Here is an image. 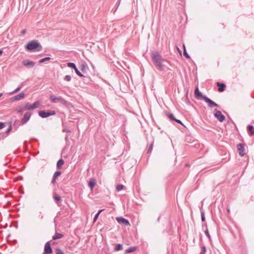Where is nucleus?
Wrapping results in <instances>:
<instances>
[{
    "instance_id": "1",
    "label": "nucleus",
    "mask_w": 254,
    "mask_h": 254,
    "mask_svg": "<svg viewBox=\"0 0 254 254\" xmlns=\"http://www.w3.org/2000/svg\"><path fill=\"white\" fill-rule=\"evenodd\" d=\"M151 57L157 69L159 70H164L165 66L163 64V62L165 61V60L162 58L159 53L158 52H153L151 53Z\"/></svg>"
},
{
    "instance_id": "2",
    "label": "nucleus",
    "mask_w": 254,
    "mask_h": 254,
    "mask_svg": "<svg viewBox=\"0 0 254 254\" xmlns=\"http://www.w3.org/2000/svg\"><path fill=\"white\" fill-rule=\"evenodd\" d=\"M25 49L29 52H39L42 50V46L37 40H32L25 46Z\"/></svg>"
},
{
    "instance_id": "3",
    "label": "nucleus",
    "mask_w": 254,
    "mask_h": 254,
    "mask_svg": "<svg viewBox=\"0 0 254 254\" xmlns=\"http://www.w3.org/2000/svg\"><path fill=\"white\" fill-rule=\"evenodd\" d=\"M49 99L53 103L60 102L64 105L66 106L67 105V101L61 96L57 97L54 95H51L49 97Z\"/></svg>"
},
{
    "instance_id": "4",
    "label": "nucleus",
    "mask_w": 254,
    "mask_h": 254,
    "mask_svg": "<svg viewBox=\"0 0 254 254\" xmlns=\"http://www.w3.org/2000/svg\"><path fill=\"white\" fill-rule=\"evenodd\" d=\"M39 116L42 118H46L51 116H53L56 115V113L55 111H49L48 112H46L45 111H40L39 112Z\"/></svg>"
},
{
    "instance_id": "5",
    "label": "nucleus",
    "mask_w": 254,
    "mask_h": 254,
    "mask_svg": "<svg viewBox=\"0 0 254 254\" xmlns=\"http://www.w3.org/2000/svg\"><path fill=\"white\" fill-rule=\"evenodd\" d=\"M214 117L220 122H223L225 120V117L221 113V111L215 110Z\"/></svg>"
},
{
    "instance_id": "6",
    "label": "nucleus",
    "mask_w": 254,
    "mask_h": 254,
    "mask_svg": "<svg viewBox=\"0 0 254 254\" xmlns=\"http://www.w3.org/2000/svg\"><path fill=\"white\" fill-rule=\"evenodd\" d=\"M204 101L207 104V105L209 108H213L214 107H219V106L218 104L215 103L214 101H213L212 100L210 99L207 97H204Z\"/></svg>"
},
{
    "instance_id": "7",
    "label": "nucleus",
    "mask_w": 254,
    "mask_h": 254,
    "mask_svg": "<svg viewBox=\"0 0 254 254\" xmlns=\"http://www.w3.org/2000/svg\"><path fill=\"white\" fill-rule=\"evenodd\" d=\"M53 253V250L51 246L50 242H47L44 246V254H52Z\"/></svg>"
},
{
    "instance_id": "8",
    "label": "nucleus",
    "mask_w": 254,
    "mask_h": 254,
    "mask_svg": "<svg viewBox=\"0 0 254 254\" xmlns=\"http://www.w3.org/2000/svg\"><path fill=\"white\" fill-rule=\"evenodd\" d=\"M67 66L69 67L73 68L77 75L80 77H84V76L79 71L78 68L76 67L75 64L73 63H68L67 64Z\"/></svg>"
},
{
    "instance_id": "9",
    "label": "nucleus",
    "mask_w": 254,
    "mask_h": 254,
    "mask_svg": "<svg viewBox=\"0 0 254 254\" xmlns=\"http://www.w3.org/2000/svg\"><path fill=\"white\" fill-rule=\"evenodd\" d=\"M194 93L195 97L198 100H204V97H207L202 95V93L199 91L198 87L195 88Z\"/></svg>"
},
{
    "instance_id": "10",
    "label": "nucleus",
    "mask_w": 254,
    "mask_h": 254,
    "mask_svg": "<svg viewBox=\"0 0 254 254\" xmlns=\"http://www.w3.org/2000/svg\"><path fill=\"white\" fill-rule=\"evenodd\" d=\"M117 222L121 224H124L125 226L130 225L129 221L122 217H118L116 218Z\"/></svg>"
},
{
    "instance_id": "11",
    "label": "nucleus",
    "mask_w": 254,
    "mask_h": 254,
    "mask_svg": "<svg viewBox=\"0 0 254 254\" xmlns=\"http://www.w3.org/2000/svg\"><path fill=\"white\" fill-rule=\"evenodd\" d=\"M31 116V114L30 112H26L24 115L23 118L21 120V123L22 125L25 124L30 119Z\"/></svg>"
},
{
    "instance_id": "12",
    "label": "nucleus",
    "mask_w": 254,
    "mask_h": 254,
    "mask_svg": "<svg viewBox=\"0 0 254 254\" xmlns=\"http://www.w3.org/2000/svg\"><path fill=\"white\" fill-rule=\"evenodd\" d=\"M237 148L239 150V155L241 156H244L245 154L244 144L242 143H239L237 145Z\"/></svg>"
},
{
    "instance_id": "13",
    "label": "nucleus",
    "mask_w": 254,
    "mask_h": 254,
    "mask_svg": "<svg viewBox=\"0 0 254 254\" xmlns=\"http://www.w3.org/2000/svg\"><path fill=\"white\" fill-rule=\"evenodd\" d=\"M23 64L26 67L29 68L34 67L35 65V63L28 60H25L23 61Z\"/></svg>"
},
{
    "instance_id": "14",
    "label": "nucleus",
    "mask_w": 254,
    "mask_h": 254,
    "mask_svg": "<svg viewBox=\"0 0 254 254\" xmlns=\"http://www.w3.org/2000/svg\"><path fill=\"white\" fill-rule=\"evenodd\" d=\"M25 97V94L23 92H22L13 97H12L11 100L12 101H18L21 99H22Z\"/></svg>"
},
{
    "instance_id": "15",
    "label": "nucleus",
    "mask_w": 254,
    "mask_h": 254,
    "mask_svg": "<svg viewBox=\"0 0 254 254\" xmlns=\"http://www.w3.org/2000/svg\"><path fill=\"white\" fill-rule=\"evenodd\" d=\"M217 85L218 87V90L219 92L223 91L226 87V85L224 83H221L219 82L217 83Z\"/></svg>"
},
{
    "instance_id": "16",
    "label": "nucleus",
    "mask_w": 254,
    "mask_h": 254,
    "mask_svg": "<svg viewBox=\"0 0 254 254\" xmlns=\"http://www.w3.org/2000/svg\"><path fill=\"white\" fill-rule=\"evenodd\" d=\"M62 174V172L60 171H56L55 172L53 176V179H52V184H54L56 182V180L57 179V178L60 176Z\"/></svg>"
},
{
    "instance_id": "17",
    "label": "nucleus",
    "mask_w": 254,
    "mask_h": 254,
    "mask_svg": "<svg viewBox=\"0 0 254 254\" xmlns=\"http://www.w3.org/2000/svg\"><path fill=\"white\" fill-rule=\"evenodd\" d=\"M247 129L248 131L249 132V134L251 136L254 135V127L252 125H249L247 127Z\"/></svg>"
},
{
    "instance_id": "18",
    "label": "nucleus",
    "mask_w": 254,
    "mask_h": 254,
    "mask_svg": "<svg viewBox=\"0 0 254 254\" xmlns=\"http://www.w3.org/2000/svg\"><path fill=\"white\" fill-rule=\"evenodd\" d=\"M96 183V181L94 179H91L90 181L88 182V186L90 187L91 190L95 186Z\"/></svg>"
},
{
    "instance_id": "19",
    "label": "nucleus",
    "mask_w": 254,
    "mask_h": 254,
    "mask_svg": "<svg viewBox=\"0 0 254 254\" xmlns=\"http://www.w3.org/2000/svg\"><path fill=\"white\" fill-rule=\"evenodd\" d=\"M64 237V235L61 233H56L54 236H53L52 239L54 240L61 239Z\"/></svg>"
},
{
    "instance_id": "20",
    "label": "nucleus",
    "mask_w": 254,
    "mask_h": 254,
    "mask_svg": "<svg viewBox=\"0 0 254 254\" xmlns=\"http://www.w3.org/2000/svg\"><path fill=\"white\" fill-rule=\"evenodd\" d=\"M64 162L63 159H60L57 163V168L58 169L61 168L62 166L64 164Z\"/></svg>"
},
{
    "instance_id": "21",
    "label": "nucleus",
    "mask_w": 254,
    "mask_h": 254,
    "mask_svg": "<svg viewBox=\"0 0 254 254\" xmlns=\"http://www.w3.org/2000/svg\"><path fill=\"white\" fill-rule=\"evenodd\" d=\"M135 250H136L135 247H130V248H128L125 251V253L128 254L130 253H132V252L135 251Z\"/></svg>"
},
{
    "instance_id": "22",
    "label": "nucleus",
    "mask_w": 254,
    "mask_h": 254,
    "mask_svg": "<svg viewBox=\"0 0 254 254\" xmlns=\"http://www.w3.org/2000/svg\"><path fill=\"white\" fill-rule=\"evenodd\" d=\"M167 117L170 119V121H174L176 120L174 115L172 113H166Z\"/></svg>"
},
{
    "instance_id": "23",
    "label": "nucleus",
    "mask_w": 254,
    "mask_h": 254,
    "mask_svg": "<svg viewBox=\"0 0 254 254\" xmlns=\"http://www.w3.org/2000/svg\"><path fill=\"white\" fill-rule=\"evenodd\" d=\"M183 49H184V56L187 58V59H190V56H189V55L188 54V53H187V50H186V46L185 45V44H183Z\"/></svg>"
},
{
    "instance_id": "24",
    "label": "nucleus",
    "mask_w": 254,
    "mask_h": 254,
    "mask_svg": "<svg viewBox=\"0 0 254 254\" xmlns=\"http://www.w3.org/2000/svg\"><path fill=\"white\" fill-rule=\"evenodd\" d=\"M200 210V213H201V221L202 222H204L205 221V218L204 216V211L202 207H201Z\"/></svg>"
},
{
    "instance_id": "25",
    "label": "nucleus",
    "mask_w": 254,
    "mask_h": 254,
    "mask_svg": "<svg viewBox=\"0 0 254 254\" xmlns=\"http://www.w3.org/2000/svg\"><path fill=\"white\" fill-rule=\"evenodd\" d=\"M123 249V245L120 244H118L116 245V247L114 248V250L116 251H119L122 250Z\"/></svg>"
},
{
    "instance_id": "26",
    "label": "nucleus",
    "mask_w": 254,
    "mask_h": 254,
    "mask_svg": "<svg viewBox=\"0 0 254 254\" xmlns=\"http://www.w3.org/2000/svg\"><path fill=\"white\" fill-rule=\"evenodd\" d=\"M51 59V58L50 57H46V58H43V59H41L40 60H39V63L40 64H42V63L46 62V61H50Z\"/></svg>"
},
{
    "instance_id": "27",
    "label": "nucleus",
    "mask_w": 254,
    "mask_h": 254,
    "mask_svg": "<svg viewBox=\"0 0 254 254\" xmlns=\"http://www.w3.org/2000/svg\"><path fill=\"white\" fill-rule=\"evenodd\" d=\"M104 210V209H101L100 210H99V211L97 213H96L95 214V215L94 216V217L93 218V221L94 222H95L97 219H98V217H99V214L101 213V212H102Z\"/></svg>"
},
{
    "instance_id": "28",
    "label": "nucleus",
    "mask_w": 254,
    "mask_h": 254,
    "mask_svg": "<svg viewBox=\"0 0 254 254\" xmlns=\"http://www.w3.org/2000/svg\"><path fill=\"white\" fill-rule=\"evenodd\" d=\"M125 188V186L123 185H118L116 186V190L120 191Z\"/></svg>"
},
{
    "instance_id": "29",
    "label": "nucleus",
    "mask_w": 254,
    "mask_h": 254,
    "mask_svg": "<svg viewBox=\"0 0 254 254\" xmlns=\"http://www.w3.org/2000/svg\"><path fill=\"white\" fill-rule=\"evenodd\" d=\"M25 109H27L28 110H32V105H31L29 103H27L24 106Z\"/></svg>"
},
{
    "instance_id": "30",
    "label": "nucleus",
    "mask_w": 254,
    "mask_h": 254,
    "mask_svg": "<svg viewBox=\"0 0 254 254\" xmlns=\"http://www.w3.org/2000/svg\"><path fill=\"white\" fill-rule=\"evenodd\" d=\"M40 103L39 101H36L32 105V110L35 109L37 108L38 106L39 105Z\"/></svg>"
},
{
    "instance_id": "31",
    "label": "nucleus",
    "mask_w": 254,
    "mask_h": 254,
    "mask_svg": "<svg viewBox=\"0 0 254 254\" xmlns=\"http://www.w3.org/2000/svg\"><path fill=\"white\" fill-rule=\"evenodd\" d=\"M24 109L25 108L24 106H20L18 108H17L16 111L17 113L21 114Z\"/></svg>"
},
{
    "instance_id": "32",
    "label": "nucleus",
    "mask_w": 254,
    "mask_h": 254,
    "mask_svg": "<svg viewBox=\"0 0 254 254\" xmlns=\"http://www.w3.org/2000/svg\"><path fill=\"white\" fill-rule=\"evenodd\" d=\"M21 88V86H19L17 88H16L14 91L11 92L10 93H9V94L10 95H12V94H13L15 93H17V92H18Z\"/></svg>"
},
{
    "instance_id": "33",
    "label": "nucleus",
    "mask_w": 254,
    "mask_h": 254,
    "mask_svg": "<svg viewBox=\"0 0 254 254\" xmlns=\"http://www.w3.org/2000/svg\"><path fill=\"white\" fill-rule=\"evenodd\" d=\"M152 148H153V143H151L150 144L149 146L148 147L147 153H150L152 151Z\"/></svg>"
},
{
    "instance_id": "34",
    "label": "nucleus",
    "mask_w": 254,
    "mask_h": 254,
    "mask_svg": "<svg viewBox=\"0 0 254 254\" xmlns=\"http://www.w3.org/2000/svg\"><path fill=\"white\" fill-rule=\"evenodd\" d=\"M54 198L57 201H59L61 200V197L56 194H55L54 195Z\"/></svg>"
},
{
    "instance_id": "35",
    "label": "nucleus",
    "mask_w": 254,
    "mask_h": 254,
    "mask_svg": "<svg viewBox=\"0 0 254 254\" xmlns=\"http://www.w3.org/2000/svg\"><path fill=\"white\" fill-rule=\"evenodd\" d=\"M71 79V77L69 75H66L64 77V80L66 81H70Z\"/></svg>"
},
{
    "instance_id": "36",
    "label": "nucleus",
    "mask_w": 254,
    "mask_h": 254,
    "mask_svg": "<svg viewBox=\"0 0 254 254\" xmlns=\"http://www.w3.org/2000/svg\"><path fill=\"white\" fill-rule=\"evenodd\" d=\"M206 253V247L203 246L201 247V252L199 254H205Z\"/></svg>"
},
{
    "instance_id": "37",
    "label": "nucleus",
    "mask_w": 254,
    "mask_h": 254,
    "mask_svg": "<svg viewBox=\"0 0 254 254\" xmlns=\"http://www.w3.org/2000/svg\"><path fill=\"white\" fill-rule=\"evenodd\" d=\"M205 235L206 237L209 239V240L211 239L210 235H209V232L207 229H206V230L204 232Z\"/></svg>"
},
{
    "instance_id": "38",
    "label": "nucleus",
    "mask_w": 254,
    "mask_h": 254,
    "mask_svg": "<svg viewBox=\"0 0 254 254\" xmlns=\"http://www.w3.org/2000/svg\"><path fill=\"white\" fill-rule=\"evenodd\" d=\"M5 123L0 122V129L4 128L5 127Z\"/></svg>"
},
{
    "instance_id": "39",
    "label": "nucleus",
    "mask_w": 254,
    "mask_h": 254,
    "mask_svg": "<svg viewBox=\"0 0 254 254\" xmlns=\"http://www.w3.org/2000/svg\"><path fill=\"white\" fill-rule=\"evenodd\" d=\"M57 254H64V252L59 248L57 249Z\"/></svg>"
},
{
    "instance_id": "40",
    "label": "nucleus",
    "mask_w": 254,
    "mask_h": 254,
    "mask_svg": "<svg viewBox=\"0 0 254 254\" xmlns=\"http://www.w3.org/2000/svg\"><path fill=\"white\" fill-rule=\"evenodd\" d=\"M85 68V65L84 64H82L80 66V69L82 72H84Z\"/></svg>"
},
{
    "instance_id": "41",
    "label": "nucleus",
    "mask_w": 254,
    "mask_h": 254,
    "mask_svg": "<svg viewBox=\"0 0 254 254\" xmlns=\"http://www.w3.org/2000/svg\"><path fill=\"white\" fill-rule=\"evenodd\" d=\"M63 131L64 132H68V133H70L71 132V131L69 129H67V128L63 129Z\"/></svg>"
},
{
    "instance_id": "42",
    "label": "nucleus",
    "mask_w": 254,
    "mask_h": 254,
    "mask_svg": "<svg viewBox=\"0 0 254 254\" xmlns=\"http://www.w3.org/2000/svg\"><path fill=\"white\" fill-rule=\"evenodd\" d=\"M175 122H176L177 123L181 124V125H183V124L182 123V121L180 120H178V119H176V120H175Z\"/></svg>"
},
{
    "instance_id": "43",
    "label": "nucleus",
    "mask_w": 254,
    "mask_h": 254,
    "mask_svg": "<svg viewBox=\"0 0 254 254\" xmlns=\"http://www.w3.org/2000/svg\"><path fill=\"white\" fill-rule=\"evenodd\" d=\"M26 32V29H23V30H22V31H21V35H24V34H25Z\"/></svg>"
},
{
    "instance_id": "44",
    "label": "nucleus",
    "mask_w": 254,
    "mask_h": 254,
    "mask_svg": "<svg viewBox=\"0 0 254 254\" xmlns=\"http://www.w3.org/2000/svg\"><path fill=\"white\" fill-rule=\"evenodd\" d=\"M11 127H12L11 125H10V126L8 127V128H7L6 132H9V131L11 130Z\"/></svg>"
},
{
    "instance_id": "45",
    "label": "nucleus",
    "mask_w": 254,
    "mask_h": 254,
    "mask_svg": "<svg viewBox=\"0 0 254 254\" xmlns=\"http://www.w3.org/2000/svg\"><path fill=\"white\" fill-rule=\"evenodd\" d=\"M177 50H178V52L180 53V54H181V51L180 50V49L178 47H177Z\"/></svg>"
},
{
    "instance_id": "46",
    "label": "nucleus",
    "mask_w": 254,
    "mask_h": 254,
    "mask_svg": "<svg viewBox=\"0 0 254 254\" xmlns=\"http://www.w3.org/2000/svg\"><path fill=\"white\" fill-rule=\"evenodd\" d=\"M65 140L66 141L68 140V136L67 135L65 136Z\"/></svg>"
},
{
    "instance_id": "47",
    "label": "nucleus",
    "mask_w": 254,
    "mask_h": 254,
    "mask_svg": "<svg viewBox=\"0 0 254 254\" xmlns=\"http://www.w3.org/2000/svg\"><path fill=\"white\" fill-rule=\"evenodd\" d=\"M3 53V51L2 50H0V56L2 55Z\"/></svg>"
},
{
    "instance_id": "48",
    "label": "nucleus",
    "mask_w": 254,
    "mask_h": 254,
    "mask_svg": "<svg viewBox=\"0 0 254 254\" xmlns=\"http://www.w3.org/2000/svg\"><path fill=\"white\" fill-rule=\"evenodd\" d=\"M43 216H40V218H41V219H43Z\"/></svg>"
},
{
    "instance_id": "49",
    "label": "nucleus",
    "mask_w": 254,
    "mask_h": 254,
    "mask_svg": "<svg viewBox=\"0 0 254 254\" xmlns=\"http://www.w3.org/2000/svg\"><path fill=\"white\" fill-rule=\"evenodd\" d=\"M2 93H0V97L2 96Z\"/></svg>"
},
{
    "instance_id": "50",
    "label": "nucleus",
    "mask_w": 254,
    "mask_h": 254,
    "mask_svg": "<svg viewBox=\"0 0 254 254\" xmlns=\"http://www.w3.org/2000/svg\"><path fill=\"white\" fill-rule=\"evenodd\" d=\"M204 225H205V226H206V223H205V224H204ZM202 227H203V225H202Z\"/></svg>"
}]
</instances>
